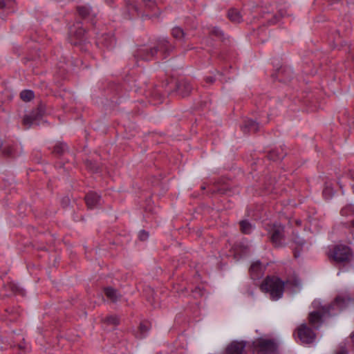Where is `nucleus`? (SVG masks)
<instances>
[{"instance_id":"nucleus-15","label":"nucleus","mask_w":354,"mask_h":354,"mask_svg":"<svg viewBox=\"0 0 354 354\" xmlns=\"http://www.w3.org/2000/svg\"><path fill=\"white\" fill-rule=\"evenodd\" d=\"M37 113H32L30 115H26L24 118V124L28 127H30L33 124H39V122H37Z\"/></svg>"},{"instance_id":"nucleus-3","label":"nucleus","mask_w":354,"mask_h":354,"mask_svg":"<svg viewBox=\"0 0 354 354\" xmlns=\"http://www.w3.org/2000/svg\"><path fill=\"white\" fill-rule=\"evenodd\" d=\"M254 347L260 354H276L277 345L273 339L259 338L253 342Z\"/></svg>"},{"instance_id":"nucleus-20","label":"nucleus","mask_w":354,"mask_h":354,"mask_svg":"<svg viewBox=\"0 0 354 354\" xmlns=\"http://www.w3.org/2000/svg\"><path fill=\"white\" fill-rule=\"evenodd\" d=\"M172 35L176 39L184 41L185 32L180 27H175L172 29Z\"/></svg>"},{"instance_id":"nucleus-25","label":"nucleus","mask_w":354,"mask_h":354,"mask_svg":"<svg viewBox=\"0 0 354 354\" xmlns=\"http://www.w3.org/2000/svg\"><path fill=\"white\" fill-rule=\"evenodd\" d=\"M77 31L74 33V37L77 38L79 41H82L83 36L84 35V30H82L79 25H77Z\"/></svg>"},{"instance_id":"nucleus-8","label":"nucleus","mask_w":354,"mask_h":354,"mask_svg":"<svg viewBox=\"0 0 354 354\" xmlns=\"http://www.w3.org/2000/svg\"><path fill=\"white\" fill-rule=\"evenodd\" d=\"M192 90V86L186 80H180L176 84L175 92L182 97L187 96Z\"/></svg>"},{"instance_id":"nucleus-31","label":"nucleus","mask_w":354,"mask_h":354,"mask_svg":"<svg viewBox=\"0 0 354 354\" xmlns=\"http://www.w3.org/2000/svg\"><path fill=\"white\" fill-rule=\"evenodd\" d=\"M205 81H206V82H207V83L212 84V83H214V81H215V78H214V77H212V76H210V77H207L205 78Z\"/></svg>"},{"instance_id":"nucleus-2","label":"nucleus","mask_w":354,"mask_h":354,"mask_svg":"<svg viewBox=\"0 0 354 354\" xmlns=\"http://www.w3.org/2000/svg\"><path fill=\"white\" fill-rule=\"evenodd\" d=\"M173 47L169 44L167 39H161L157 41L154 46H141L138 47L133 53L134 58L136 62L139 61L148 62L152 60L158 51L162 52L164 55L168 54Z\"/></svg>"},{"instance_id":"nucleus-13","label":"nucleus","mask_w":354,"mask_h":354,"mask_svg":"<svg viewBox=\"0 0 354 354\" xmlns=\"http://www.w3.org/2000/svg\"><path fill=\"white\" fill-rule=\"evenodd\" d=\"M102 203L101 196L96 192H90V209L98 207Z\"/></svg>"},{"instance_id":"nucleus-22","label":"nucleus","mask_w":354,"mask_h":354,"mask_svg":"<svg viewBox=\"0 0 354 354\" xmlns=\"http://www.w3.org/2000/svg\"><path fill=\"white\" fill-rule=\"evenodd\" d=\"M104 322L109 325L117 326L119 324V318L116 315H109L104 319Z\"/></svg>"},{"instance_id":"nucleus-34","label":"nucleus","mask_w":354,"mask_h":354,"mask_svg":"<svg viewBox=\"0 0 354 354\" xmlns=\"http://www.w3.org/2000/svg\"><path fill=\"white\" fill-rule=\"evenodd\" d=\"M194 292L198 293L199 295H202L201 290L200 288H196Z\"/></svg>"},{"instance_id":"nucleus-36","label":"nucleus","mask_w":354,"mask_h":354,"mask_svg":"<svg viewBox=\"0 0 354 354\" xmlns=\"http://www.w3.org/2000/svg\"><path fill=\"white\" fill-rule=\"evenodd\" d=\"M5 6L4 2L0 1V8H3Z\"/></svg>"},{"instance_id":"nucleus-23","label":"nucleus","mask_w":354,"mask_h":354,"mask_svg":"<svg viewBox=\"0 0 354 354\" xmlns=\"http://www.w3.org/2000/svg\"><path fill=\"white\" fill-rule=\"evenodd\" d=\"M34 96L31 91H24L21 93V97L24 101H30Z\"/></svg>"},{"instance_id":"nucleus-38","label":"nucleus","mask_w":354,"mask_h":354,"mask_svg":"<svg viewBox=\"0 0 354 354\" xmlns=\"http://www.w3.org/2000/svg\"><path fill=\"white\" fill-rule=\"evenodd\" d=\"M279 12H280V15H281V16H283V15H284V13L283 12V11H282L281 10L279 11Z\"/></svg>"},{"instance_id":"nucleus-35","label":"nucleus","mask_w":354,"mask_h":354,"mask_svg":"<svg viewBox=\"0 0 354 354\" xmlns=\"http://www.w3.org/2000/svg\"><path fill=\"white\" fill-rule=\"evenodd\" d=\"M294 254L295 258H297L299 256V254L297 252L296 249L294 251Z\"/></svg>"},{"instance_id":"nucleus-30","label":"nucleus","mask_w":354,"mask_h":354,"mask_svg":"<svg viewBox=\"0 0 354 354\" xmlns=\"http://www.w3.org/2000/svg\"><path fill=\"white\" fill-rule=\"evenodd\" d=\"M149 327L145 323H141L140 325V330L141 333H146L147 331H149Z\"/></svg>"},{"instance_id":"nucleus-33","label":"nucleus","mask_w":354,"mask_h":354,"mask_svg":"<svg viewBox=\"0 0 354 354\" xmlns=\"http://www.w3.org/2000/svg\"><path fill=\"white\" fill-rule=\"evenodd\" d=\"M337 354H347V352L346 350L344 349H342L341 351H339V352L337 353Z\"/></svg>"},{"instance_id":"nucleus-7","label":"nucleus","mask_w":354,"mask_h":354,"mask_svg":"<svg viewBox=\"0 0 354 354\" xmlns=\"http://www.w3.org/2000/svg\"><path fill=\"white\" fill-rule=\"evenodd\" d=\"M283 227L281 225H274L272 227L271 241L275 247L283 245Z\"/></svg>"},{"instance_id":"nucleus-19","label":"nucleus","mask_w":354,"mask_h":354,"mask_svg":"<svg viewBox=\"0 0 354 354\" xmlns=\"http://www.w3.org/2000/svg\"><path fill=\"white\" fill-rule=\"evenodd\" d=\"M0 153L12 155V146L8 142H0Z\"/></svg>"},{"instance_id":"nucleus-26","label":"nucleus","mask_w":354,"mask_h":354,"mask_svg":"<svg viewBox=\"0 0 354 354\" xmlns=\"http://www.w3.org/2000/svg\"><path fill=\"white\" fill-rule=\"evenodd\" d=\"M210 32L212 35L217 37H219V38H221L223 37V32L217 27H214L211 30H210Z\"/></svg>"},{"instance_id":"nucleus-1","label":"nucleus","mask_w":354,"mask_h":354,"mask_svg":"<svg viewBox=\"0 0 354 354\" xmlns=\"http://www.w3.org/2000/svg\"><path fill=\"white\" fill-rule=\"evenodd\" d=\"M285 284L297 288L300 286L301 281L297 277H294L287 279L285 283L277 277H268L261 283V289L269 292L272 299L277 300L283 296Z\"/></svg>"},{"instance_id":"nucleus-6","label":"nucleus","mask_w":354,"mask_h":354,"mask_svg":"<svg viewBox=\"0 0 354 354\" xmlns=\"http://www.w3.org/2000/svg\"><path fill=\"white\" fill-rule=\"evenodd\" d=\"M142 6L153 10L156 7V0H138L135 4L128 5V12L130 13L132 11L138 12Z\"/></svg>"},{"instance_id":"nucleus-11","label":"nucleus","mask_w":354,"mask_h":354,"mask_svg":"<svg viewBox=\"0 0 354 354\" xmlns=\"http://www.w3.org/2000/svg\"><path fill=\"white\" fill-rule=\"evenodd\" d=\"M259 124L252 120H246L241 126L242 131L245 133L256 132L259 130Z\"/></svg>"},{"instance_id":"nucleus-28","label":"nucleus","mask_w":354,"mask_h":354,"mask_svg":"<svg viewBox=\"0 0 354 354\" xmlns=\"http://www.w3.org/2000/svg\"><path fill=\"white\" fill-rule=\"evenodd\" d=\"M323 194L326 198H330L333 195L332 189L326 187L323 191Z\"/></svg>"},{"instance_id":"nucleus-29","label":"nucleus","mask_w":354,"mask_h":354,"mask_svg":"<svg viewBox=\"0 0 354 354\" xmlns=\"http://www.w3.org/2000/svg\"><path fill=\"white\" fill-rule=\"evenodd\" d=\"M149 237V233L145 230H141L139 233V239L140 241H145Z\"/></svg>"},{"instance_id":"nucleus-17","label":"nucleus","mask_w":354,"mask_h":354,"mask_svg":"<svg viewBox=\"0 0 354 354\" xmlns=\"http://www.w3.org/2000/svg\"><path fill=\"white\" fill-rule=\"evenodd\" d=\"M105 295L107 298L113 302H116L120 297L118 291L111 288H107L105 289Z\"/></svg>"},{"instance_id":"nucleus-14","label":"nucleus","mask_w":354,"mask_h":354,"mask_svg":"<svg viewBox=\"0 0 354 354\" xmlns=\"http://www.w3.org/2000/svg\"><path fill=\"white\" fill-rule=\"evenodd\" d=\"M277 75L281 77L280 80L284 82L290 81L292 77V74L290 68L279 69Z\"/></svg>"},{"instance_id":"nucleus-42","label":"nucleus","mask_w":354,"mask_h":354,"mask_svg":"<svg viewBox=\"0 0 354 354\" xmlns=\"http://www.w3.org/2000/svg\"><path fill=\"white\" fill-rule=\"evenodd\" d=\"M74 44H78V41H74Z\"/></svg>"},{"instance_id":"nucleus-27","label":"nucleus","mask_w":354,"mask_h":354,"mask_svg":"<svg viewBox=\"0 0 354 354\" xmlns=\"http://www.w3.org/2000/svg\"><path fill=\"white\" fill-rule=\"evenodd\" d=\"M283 157V156L279 155L274 151H270V153L268 154L269 159L272 160H276L282 158Z\"/></svg>"},{"instance_id":"nucleus-10","label":"nucleus","mask_w":354,"mask_h":354,"mask_svg":"<svg viewBox=\"0 0 354 354\" xmlns=\"http://www.w3.org/2000/svg\"><path fill=\"white\" fill-rule=\"evenodd\" d=\"M250 276L252 279L260 278L263 274V268L259 261L254 262L250 268Z\"/></svg>"},{"instance_id":"nucleus-40","label":"nucleus","mask_w":354,"mask_h":354,"mask_svg":"<svg viewBox=\"0 0 354 354\" xmlns=\"http://www.w3.org/2000/svg\"><path fill=\"white\" fill-rule=\"evenodd\" d=\"M351 176L353 178H354V172L351 174Z\"/></svg>"},{"instance_id":"nucleus-21","label":"nucleus","mask_w":354,"mask_h":354,"mask_svg":"<svg viewBox=\"0 0 354 354\" xmlns=\"http://www.w3.org/2000/svg\"><path fill=\"white\" fill-rule=\"evenodd\" d=\"M241 230L244 234H250L252 230V225L246 220L240 221Z\"/></svg>"},{"instance_id":"nucleus-9","label":"nucleus","mask_w":354,"mask_h":354,"mask_svg":"<svg viewBox=\"0 0 354 354\" xmlns=\"http://www.w3.org/2000/svg\"><path fill=\"white\" fill-rule=\"evenodd\" d=\"M245 344L243 342H234L226 348V354H245Z\"/></svg>"},{"instance_id":"nucleus-16","label":"nucleus","mask_w":354,"mask_h":354,"mask_svg":"<svg viewBox=\"0 0 354 354\" xmlns=\"http://www.w3.org/2000/svg\"><path fill=\"white\" fill-rule=\"evenodd\" d=\"M228 18L230 21L234 23H240L242 20V17L240 12L236 9H230L227 14Z\"/></svg>"},{"instance_id":"nucleus-18","label":"nucleus","mask_w":354,"mask_h":354,"mask_svg":"<svg viewBox=\"0 0 354 354\" xmlns=\"http://www.w3.org/2000/svg\"><path fill=\"white\" fill-rule=\"evenodd\" d=\"M351 301V299L350 297H342L340 296H338L336 297L334 306L336 305L338 306L340 309L346 307L347 304Z\"/></svg>"},{"instance_id":"nucleus-39","label":"nucleus","mask_w":354,"mask_h":354,"mask_svg":"<svg viewBox=\"0 0 354 354\" xmlns=\"http://www.w3.org/2000/svg\"><path fill=\"white\" fill-rule=\"evenodd\" d=\"M328 310H329V309H326V310L324 309V313H326V311H328Z\"/></svg>"},{"instance_id":"nucleus-24","label":"nucleus","mask_w":354,"mask_h":354,"mask_svg":"<svg viewBox=\"0 0 354 354\" xmlns=\"http://www.w3.org/2000/svg\"><path fill=\"white\" fill-rule=\"evenodd\" d=\"M293 242L299 246H303L305 243L304 239L295 233L293 234Z\"/></svg>"},{"instance_id":"nucleus-41","label":"nucleus","mask_w":354,"mask_h":354,"mask_svg":"<svg viewBox=\"0 0 354 354\" xmlns=\"http://www.w3.org/2000/svg\"><path fill=\"white\" fill-rule=\"evenodd\" d=\"M352 225H353V227L354 228V220L353 221Z\"/></svg>"},{"instance_id":"nucleus-37","label":"nucleus","mask_w":354,"mask_h":354,"mask_svg":"<svg viewBox=\"0 0 354 354\" xmlns=\"http://www.w3.org/2000/svg\"><path fill=\"white\" fill-rule=\"evenodd\" d=\"M20 290H20V288H18V287H17V286L15 287V291H18V292H19Z\"/></svg>"},{"instance_id":"nucleus-4","label":"nucleus","mask_w":354,"mask_h":354,"mask_svg":"<svg viewBox=\"0 0 354 354\" xmlns=\"http://www.w3.org/2000/svg\"><path fill=\"white\" fill-rule=\"evenodd\" d=\"M333 259L337 263H347L352 258L351 249L346 245H336L331 255Z\"/></svg>"},{"instance_id":"nucleus-12","label":"nucleus","mask_w":354,"mask_h":354,"mask_svg":"<svg viewBox=\"0 0 354 354\" xmlns=\"http://www.w3.org/2000/svg\"><path fill=\"white\" fill-rule=\"evenodd\" d=\"M322 316L323 315L317 311L310 313L308 317L310 324L315 328H318L322 323Z\"/></svg>"},{"instance_id":"nucleus-32","label":"nucleus","mask_w":354,"mask_h":354,"mask_svg":"<svg viewBox=\"0 0 354 354\" xmlns=\"http://www.w3.org/2000/svg\"><path fill=\"white\" fill-rule=\"evenodd\" d=\"M62 147V151H63V150H64V149L66 148V145H64V144L58 145L56 147V148H55L56 151H57L58 153H59V152H60V151L58 149V147Z\"/></svg>"},{"instance_id":"nucleus-5","label":"nucleus","mask_w":354,"mask_h":354,"mask_svg":"<svg viewBox=\"0 0 354 354\" xmlns=\"http://www.w3.org/2000/svg\"><path fill=\"white\" fill-rule=\"evenodd\" d=\"M297 336L301 342L305 344H310L315 339V333L306 324H301L298 328Z\"/></svg>"}]
</instances>
